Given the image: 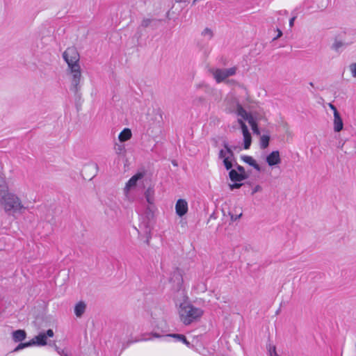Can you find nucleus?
Instances as JSON below:
<instances>
[{"mask_svg":"<svg viewBox=\"0 0 356 356\" xmlns=\"http://www.w3.org/2000/svg\"><path fill=\"white\" fill-rule=\"evenodd\" d=\"M241 186V184H237L236 182H235V184L231 185L230 187H231L232 189H233V188H238Z\"/></svg>","mask_w":356,"mask_h":356,"instance_id":"obj_37","label":"nucleus"},{"mask_svg":"<svg viewBox=\"0 0 356 356\" xmlns=\"http://www.w3.org/2000/svg\"><path fill=\"white\" fill-rule=\"evenodd\" d=\"M150 19H144L143 22H142V26L146 27L147 26H149V24H150Z\"/></svg>","mask_w":356,"mask_h":356,"instance_id":"obj_34","label":"nucleus"},{"mask_svg":"<svg viewBox=\"0 0 356 356\" xmlns=\"http://www.w3.org/2000/svg\"><path fill=\"white\" fill-rule=\"evenodd\" d=\"M223 146L224 148L219 152V159L222 160L225 168L229 170L232 167V161L234 159L233 149L226 142H224Z\"/></svg>","mask_w":356,"mask_h":356,"instance_id":"obj_6","label":"nucleus"},{"mask_svg":"<svg viewBox=\"0 0 356 356\" xmlns=\"http://www.w3.org/2000/svg\"><path fill=\"white\" fill-rule=\"evenodd\" d=\"M153 336H154V337H156V338H159V337H162V336H161L160 334H156V333L154 334H153Z\"/></svg>","mask_w":356,"mask_h":356,"instance_id":"obj_42","label":"nucleus"},{"mask_svg":"<svg viewBox=\"0 0 356 356\" xmlns=\"http://www.w3.org/2000/svg\"><path fill=\"white\" fill-rule=\"evenodd\" d=\"M170 281L173 284L174 287L180 291L181 287L183 284L182 272L180 269L176 268L170 279Z\"/></svg>","mask_w":356,"mask_h":356,"instance_id":"obj_11","label":"nucleus"},{"mask_svg":"<svg viewBox=\"0 0 356 356\" xmlns=\"http://www.w3.org/2000/svg\"><path fill=\"white\" fill-rule=\"evenodd\" d=\"M63 58L67 63L68 68L79 65V54L75 47H68L63 54Z\"/></svg>","mask_w":356,"mask_h":356,"instance_id":"obj_8","label":"nucleus"},{"mask_svg":"<svg viewBox=\"0 0 356 356\" xmlns=\"http://www.w3.org/2000/svg\"><path fill=\"white\" fill-rule=\"evenodd\" d=\"M154 191L152 188H148L145 192V197L149 204H152L154 201Z\"/></svg>","mask_w":356,"mask_h":356,"instance_id":"obj_21","label":"nucleus"},{"mask_svg":"<svg viewBox=\"0 0 356 356\" xmlns=\"http://www.w3.org/2000/svg\"><path fill=\"white\" fill-rule=\"evenodd\" d=\"M296 16H293V17H291L290 19H289V26L290 28H292L293 24H294V22H295V19H296Z\"/></svg>","mask_w":356,"mask_h":356,"instance_id":"obj_35","label":"nucleus"},{"mask_svg":"<svg viewBox=\"0 0 356 356\" xmlns=\"http://www.w3.org/2000/svg\"><path fill=\"white\" fill-rule=\"evenodd\" d=\"M181 294L184 297L183 302L177 303L178 305V314L181 322L185 325H189L193 323L197 322L200 320L204 314V311L202 308L194 306L188 300V297L185 295L183 291Z\"/></svg>","mask_w":356,"mask_h":356,"instance_id":"obj_1","label":"nucleus"},{"mask_svg":"<svg viewBox=\"0 0 356 356\" xmlns=\"http://www.w3.org/2000/svg\"><path fill=\"white\" fill-rule=\"evenodd\" d=\"M277 35L276 38H274V40H276L282 35V32L280 29H277Z\"/></svg>","mask_w":356,"mask_h":356,"instance_id":"obj_38","label":"nucleus"},{"mask_svg":"<svg viewBox=\"0 0 356 356\" xmlns=\"http://www.w3.org/2000/svg\"><path fill=\"white\" fill-rule=\"evenodd\" d=\"M350 70L352 74V76L356 78V63H353L350 65Z\"/></svg>","mask_w":356,"mask_h":356,"instance_id":"obj_32","label":"nucleus"},{"mask_svg":"<svg viewBox=\"0 0 356 356\" xmlns=\"http://www.w3.org/2000/svg\"><path fill=\"white\" fill-rule=\"evenodd\" d=\"M7 186L4 178L0 175V195H2L6 191Z\"/></svg>","mask_w":356,"mask_h":356,"instance_id":"obj_25","label":"nucleus"},{"mask_svg":"<svg viewBox=\"0 0 356 356\" xmlns=\"http://www.w3.org/2000/svg\"><path fill=\"white\" fill-rule=\"evenodd\" d=\"M266 161L270 166L280 164L281 163V158L279 151H273L266 156Z\"/></svg>","mask_w":356,"mask_h":356,"instance_id":"obj_13","label":"nucleus"},{"mask_svg":"<svg viewBox=\"0 0 356 356\" xmlns=\"http://www.w3.org/2000/svg\"><path fill=\"white\" fill-rule=\"evenodd\" d=\"M177 3H181L183 2L184 0H175Z\"/></svg>","mask_w":356,"mask_h":356,"instance_id":"obj_43","label":"nucleus"},{"mask_svg":"<svg viewBox=\"0 0 356 356\" xmlns=\"http://www.w3.org/2000/svg\"><path fill=\"white\" fill-rule=\"evenodd\" d=\"M333 124L335 132H339L343 129V123L339 112H336L335 115H334Z\"/></svg>","mask_w":356,"mask_h":356,"instance_id":"obj_14","label":"nucleus"},{"mask_svg":"<svg viewBox=\"0 0 356 356\" xmlns=\"http://www.w3.org/2000/svg\"><path fill=\"white\" fill-rule=\"evenodd\" d=\"M270 137L267 135H263L260 138V147L266 149L269 145Z\"/></svg>","mask_w":356,"mask_h":356,"instance_id":"obj_23","label":"nucleus"},{"mask_svg":"<svg viewBox=\"0 0 356 356\" xmlns=\"http://www.w3.org/2000/svg\"><path fill=\"white\" fill-rule=\"evenodd\" d=\"M280 14H282V13H283V14H284V15H288V12H287L286 10L280 11Z\"/></svg>","mask_w":356,"mask_h":356,"instance_id":"obj_41","label":"nucleus"},{"mask_svg":"<svg viewBox=\"0 0 356 356\" xmlns=\"http://www.w3.org/2000/svg\"><path fill=\"white\" fill-rule=\"evenodd\" d=\"M236 71V67L230 68H212L209 70V72L218 83L225 81L228 77L235 75Z\"/></svg>","mask_w":356,"mask_h":356,"instance_id":"obj_5","label":"nucleus"},{"mask_svg":"<svg viewBox=\"0 0 356 356\" xmlns=\"http://www.w3.org/2000/svg\"><path fill=\"white\" fill-rule=\"evenodd\" d=\"M238 123L239 124L243 136V145L245 149H248L251 145L252 143V136L248 130V128L245 123L243 122L242 119H238Z\"/></svg>","mask_w":356,"mask_h":356,"instance_id":"obj_10","label":"nucleus"},{"mask_svg":"<svg viewBox=\"0 0 356 356\" xmlns=\"http://www.w3.org/2000/svg\"><path fill=\"white\" fill-rule=\"evenodd\" d=\"M242 160L249 164L250 165L252 166L256 170L260 171L261 168L259 165L257 163V161L250 156H242Z\"/></svg>","mask_w":356,"mask_h":356,"instance_id":"obj_20","label":"nucleus"},{"mask_svg":"<svg viewBox=\"0 0 356 356\" xmlns=\"http://www.w3.org/2000/svg\"><path fill=\"white\" fill-rule=\"evenodd\" d=\"M197 0H194V2H195Z\"/></svg>","mask_w":356,"mask_h":356,"instance_id":"obj_44","label":"nucleus"},{"mask_svg":"<svg viewBox=\"0 0 356 356\" xmlns=\"http://www.w3.org/2000/svg\"><path fill=\"white\" fill-rule=\"evenodd\" d=\"M142 173H137L132 176L129 181L126 183V185L123 189V193L126 200L129 202H134L136 197L135 191L137 188V183L139 180L143 178Z\"/></svg>","mask_w":356,"mask_h":356,"instance_id":"obj_4","label":"nucleus"},{"mask_svg":"<svg viewBox=\"0 0 356 356\" xmlns=\"http://www.w3.org/2000/svg\"><path fill=\"white\" fill-rule=\"evenodd\" d=\"M163 337H165V338L166 337L174 338L176 341H181L183 343H184L188 348H190L191 346V343L187 341V339H186L185 336L183 335V334H167L165 336H163Z\"/></svg>","mask_w":356,"mask_h":356,"instance_id":"obj_17","label":"nucleus"},{"mask_svg":"<svg viewBox=\"0 0 356 356\" xmlns=\"http://www.w3.org/2000/svg\"><path fill=\"white\" fill-rule=\"evenodd\" d=\"M261 187L259 186H256L253 190H252V194L257 193V191H260Z\"/></svg>","mask_w":356,"mask_h":356,"instance_id":"obj_39","label":"nucleus"},{"mask_svg":"<svg viewBox=\"0 0 356 356\" xmlns=\"http://www.w3.org/2000/svg\"><path fill=\"white\" fill-rule=\"evenodd\" d=\"M54 336L53 330L49 329L46 332H40L38 335L31 339L33 346H44L47 344V338Z\"/></svg>","mask_w":356,"mask_h":356,"instance_id":"obj_9","label":"nucleus"},{"mask_svg":"<svg viewBox=\"0 0 356 356\" xmlns=\"http://www.w3.org/2000/svg\"><path fill=\"white\" fill-rule=\"evenodd\" d=\"M132 136L130 129L124 128L119 134L118 139L121 143L129 140Z\"/></svg>","mask_w":356,"mask_h":356,"instance_id":"obj_18","label":"nucleus"},{"mask_svg":"<svg viewBox=\"0 0 356 356\" xmlns=\"http://www.w3.org/2000/svg\"><path fill=\"white\" fill-rule=\"evenodd\" d=\"M238 172L242 174L243 175H245V169L243 166H241V165H237V170H236Z\"/></svg>","mask_w":356,"mask_h":356,"instance_id":"obj_33","label":"nucleus"},{"mask_svg":"<svg viewBox=\"0 0 356 356\" xmlns=\"http://www.w3.org/2000/svg\"><path fill=\"white\" fill-rule=\"evenodd\" d=\"M329 106L333 111L334 115H335V113L338 112L337 108L332 104H329Z\"/></svg>","mask_w":356,"mask_h":356,"instance_id":"obj_36","label":"nucleus"},{"mask_svg":"<svg viewBox=\"0 0 356 356\" xmlns=\"http://www.w3.org/2000/svg\"><path fill=\"white\" fill-rule=\"evenodd\" d=\"M68 71L71 75V89L74 92H77L80 89V83L82 78L80 65L69 67Z\"/></svg>","mask_w":356,"mask_h":356,"instance_id":"obj_7","label":"nucleus"},{"mask_svg":"<svg viewBox=\"0 0 356 356\" xmlns=\"http://www.w3.org/2000/svg\"><path fill=\"white\" fill-rule=\"evenodd\" d=\"M343 45V42L340 41H335L332 45L333 49L335 50H339Z\"/></svg>","mask_w":356,"mask_h":356,"instance_id":"obj_31","label":"nucleus"},{"mask_svg":"<svg viewBox=\"0 0 356 356\" xmlns=\"http://www.w3.org/2000/svg\"><path fill=\"white\" fill-rule=\"evenodd\" d=\"M150 233H151V229L149 228V227L146 226L145 228V230H144V234L146 235V237H147V241H146L147 243H149V241L151 237Z\"/></svg>","mask_w":356,"mask_h":356,"instance_id":"obj_30","label":"nucleus"},{"mask_svg":"<svg viewBox=\"0 0 356 356\" xmlns=\"http://www.w3.org/2000/svg\"><path fill=\"white\" fill-rule=\"evenodd\" d=\"M268 348V352H269L270 356H277V355L276 353L275 346H274L271 344H269Z\"/></svg>","mask_w":356,"mask_h":356,"instance_id":"obj_29","label":"nucleus"},{"mask_svg":"<svg viewBox=\"0 0 356 356\" xmlns=\"http://www.w3.org/2000/svg\"><path fill=\"white\" fill-rule=\"evenodd\" d=\"M115 151L118 154H123L125 152L124 146L123 145L116 144L115 145Z\"/></svg>","mask_w":356,"mask_h":356,"instance_id":"obj_28","label":"nucleus"},{"mask_svg":"<svg viewBox=\"0 0 356 356\" xmlns=\"http://www.w3.org/2000/svg\"><path fill=\"white\" fill-rule=\"evenodd\" d=\"M202 35L207 39L210 40L213 37V31L210 29L206 28L202 31Z\"/></svg>","mask_w":356,"mask_h":356,"instance_id":"obj_27","label":"nucleus"},{"mask_svg":"<svg viewBox=\"0 0 356 356\" xmlns=\"http://www.w3.org/2000/svg\"><path fill=\"white\" fill-rule=\"evenodd\" d=\"M188 210V202L184 199H179L175 204V211L177 216L182 217Z\"/></svg>","mask_w":356,"mask_h":356,"instance_id":"obj_12","label":"nucleus"},{"mask_svg":"<svg viewBox=\"0 0 356 356\" xmlns=\"http://www.w3.org/2000/svg\"><path fill=\"white\" fill-rule=\"evenodd\" d=\"M234 111L240 117L239 119L248 122L254 134H260L259 129L258 127V122L260 120L259 115L248 113L238 102H236V108Z\"/></svg>","mask_w":356,"mask_h":356,"instance_id":"obj_3","label":"nucleus"},{"mask_svg":"<svg viewBox=\"0 0 356 356\" xmlns=\"http://www.w3.org/2000/svg\"><path fill=\"white\" fill-rule=\"evenodd\" d=\"M321 1L323 3H323L321 6H319V8L323 9L326 6L327 0H321Z\"/></svg>","mask_w":356,"mask_h":356,"instance_id":"obj_40","label":"nucleus"},{"mask_svg":"<svg viewBox=\"0 0 356 356\" xmlns=\"http://www.w3.org/2000/svg\"><path fill=\"white\" fill-rule=\"evenodd\" d=\"M13 339L15 342H22L26 337V333L23 330H17L12 334Z\"/></svg>","mask_w":356,"mask_h":356,"instance_id":"obj_16","label":"nucleus"},{"mask_svg":"<svg viewBox=\"0 0 356 356\" xmlns=\"http://www.w3.org/2000/svg\"><path fill=\"white\" fill-rule=\"evenodd\" d=\"M229 178L233 182H238L244 180L246 178L245 175H243L242 174L238 172L236 170H231L229 173Z\"/></svg>","mask_w":356,"mask_h":356,"instance_id":"obj_15","label":"nucleus"},{"mask_svg":"<svg viewBox=\"0 0 356 356\" xmlns=\"http://www.w3.org/2000/svg\"><path fill=\"white\" fill-rule=\"evenodd\" d=\"M33 346V343H31V340L28 341V342H26V343H20L15 349H14V352H18L25 348H28V347H30V346Z\"/></svg>","mask_w":356,"mask_h":356,"instance_id":"obj_24","label":"nucleus"},{"mask_svg":"<svg viewBox=\"0 0 356 356\" xmlns=\"http://www.w3.org/2000/svg\"><path fill=\"white\" fill-rule=\"evenodd\" d=\"M0 204L7 213L22 214L28 209L21 198L13 192H5L1 197Z\"/></svg>","mask_w":356,"mask_h":356,"instance_id":"obj_2","label":"nucleus"},{"mask_svg":"<svg viewBox=\"0 0 356 356\" xmlns=\"http://www.w3.org/2000/svg\"><path fill=\"white\" fill-rule=\"evenodd\" d=\"M242 209L241 208H235L234 211H231L229 212V215L232 220H236L239 219L242 216Z\"/></svg>","mask_w":356,"mask_h":356,"instance_id":"obj_22","label":"nucleus"},{"mask_svg":"<svg viewBox=\"0 0 356 356\" xmlns=\"http://www.w3.org/2000/svg\"><path fill=\"white\" fill-rule=\"evenodd\" d=\"M86 305L84 302L80 301L74 307V314L76 317H81L85 312Z\"/></svg>","mask_w":356,"mask_h":356,"instance_id":"obj_19","label":"nucleus"},{"mask_svg":"<svg viewBox=\"0 0 356 356\" xmlns=\"http://www.w3.org/2000/svg\"><path fill=\"white\" fill-rule=\"evenodd\" d=\"M54 347L55 350L60 356H70L68 351L66 349H62L58 347L55 343H54Z\"/></svg>","mask_w":356,"mask_h":356,"instance_id":"obj_26","label":"nucleus"}]
</instances>
